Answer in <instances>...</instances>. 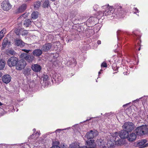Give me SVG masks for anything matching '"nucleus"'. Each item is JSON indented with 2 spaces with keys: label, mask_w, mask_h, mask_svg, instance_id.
<instances>
[{
  "label": "nucleus",
  "mask_w": 148,
  "mask_h": 148,
  "mask_svg": "<svg viewBox=\"0 0 148 148\" xmlns=\"http://www.w3.org/2000/svg\"><path fill=\"white\" fill-rule=\"evenodd\" d=\"M8 43V40L7 38H4L3 43L2 46L3 47H5Z\"/></svg>",
  "instance_id": "nucleus-32"
},
{
  "label": "nucleus",
  "mask_w": 148,
  "mask_h": 148,
  "mask_svg": "<svg viewBox=\"0 0 148 148\" xmlns=\"http://www.w3.org/2000/svg\"><path fill=\"white\" fill-rule=\"evenodd\" d=\"M136 135L134 133H131L129 135H128L127 137L128 140L131 141L135 140L136 138Z\"/></svg>",
  "instance_id": "nucleus-21"
},
{
  "label": "nucleus",
  "mask_w": 148,
  "mask_h": 148,
  "mask_svg": "<svg viewBox=\"0 0 148 148\" xmlns=\"http://www.w3.org/2000/svg\"><path fill=\"white\" fill-rule=\"evenodd\" d=\"M27 6L26 4H23L19 6L16 11L15 13H19L24 12L26 9Z\"/></svg>",
  "instance_id": "nucleus-11"
},
{
  "label": "nucleus",
  "mask_w": 148,
  "mask_h": 148,
  "mask_svg": "<svg viewBox=\"0 0 148 148\" xmlns=\"http://www.w3.org/2000/svg\"><path fill=\"white\" fill-rule=\"evenodd\" d=\"M66 130V129H64V130L60 129H58L55 131V132H57L58 131H60L62 130Z\"/></svg>",
  "instance_id": "nucleus-47"
},
{
  "label": "nucleus",
  "mask_w": 148,
  "mask_h": 148,
  "mask_svg": "<svg viewBox=\"0 0 148 148\" xmlns=\"http://www.w3.org/2000/svg\"><path fill=\"white\" fill-rule=\"evenodd\" d=\"M117 39H118V40H119V38H118V37H117Z\"/></svg>",
  "instance_id": "nucleus-61"
},
{
  "label": "nucleus",
  "mask_w": 148,
  "mask_h": 148,
  "mask_svg": "<svg viewBox=\"0 0 148 148\" xmlns=\"http://www.w3.org/2000/svg\"><path fill=\"white\" fill-rule=\"evenodd\" d=\"M123 69L124 70L123 73L124 75H127L130 73V71L128 70V68L126 66H125L123 68Z\"/></svg>",
  "instance_id": "nucleus-30"
},
{
  "label": "nucleus",
  "mask_w": 148,
  "mask_h": 148,
  "mask_svg": "<svg viewBox=\"0 0 148 148\" xmlns=\"http://www.w3.org/2000/svg\"><path fill=\"white\" fill-rule=\"evenodd\" d=\"M122 128L128 132H130L134 129V124L132 122H126L123 125Z\"/></svg>",
  "instance_id": "nucleus-3"
},
{
  "label": "nucleus",
  "mask_w": 148,
  "mask_h": 148,
  "mask_svg": "<svg viewBox=\"0 0 148 148\" xmlns=\"http://www.w3.org/2000/svg\"><path fill=\"white\" fill-rule=\"evenodd\" d=\"M148 147V143L146 144H145L143 147H141L140 148H144Z\"/></svg>",
  "instance_id": "nucleus-43"
},
{
  "label": "nucleus",
  "mask_w": 148,
  "mask_h": 148,
  "mask_svg": "<svg viewBox=\"0 0 148 148\" xmlns=\"http://www.w3.org/2000/svg\"><path fill=\"white\" fill-rule=\"evenodd\" d=\"M123 144V140L121 139H120L116 140L115 142L116 145L117 146H121Z\"/></svg>",
  "instance_id": "nucleus-31"
},
{
  "label": "nucleus",
  "mask_w": 148,
  "mask_h": 148,
  "mask_svg": "<svg viewBox=\"0 0 148 148\" xmlns=\"http://www.w3.org/2000/svg\"><path fill=\"white\" fill-rule=\"evenodd\" d=\"M95 18L93 17H91L89 18L87 21V23H91L94 20Z\"/></svg>",
  "instance_id": "nucleus-37"
},
{
  "label": "nucleus",
  "mask_w": 148,
  "mask_h": 148,
  "mask_svg": "<svg viewBox=\"0 0 148 148\" xmlns=\"http://www.w3.org/2000/svg\"><path fill=\"white\" fill-rule=\"evenodd\" d=\"M3 35L0 34V40L3 38Z\"/></svg>",
  "instance_id": "nucleus-46"
},
{
  "label": "nucleus",
  "mask_w": 148,
  "mask_h": 148,
  "mask_svg": "<svg viewBox=\"0 0 148 148\" xmlns=\"http://www.w3.org/2000/svg\"><path fill=\"white\" fill-rule=\"evenodd\" d=\"M52 78L57 84H59L63 81L61 75L58 73H55L52 76Z\"/></svg>",
  "instance_id": "nucleus-8"
},
{
  "label": "nucleus",
  "mask_w": 148,
  "mask_h": 148,
  "mask_svg": "<svg viewBox=\"0 0 148 148\" xmlns=\"http://www.w3.org/2000/svg\"><path fill=\"white\" fill-rule=\"evenodd\" d=\"M52 81L53 82V79H52Z\"/></svg>",
  "instance_id": "nucleus-59"
},
{
  "label": "nucleus",
  "mask_w": 148,
  "mask_h": 148,
  "mask_svg": "<svg viewBox=\"0 0 148 148\" xmlns=\"http://www.w3.org/2000/svg\"><path fill=\"white\" fill-rule=\"evenodd\" d=\"M129 133L128 132L124 129L121 130L119 132V135L121 138L125 139L128 136Z\"/></svg>",
  "instance_id": "nucleus-9"
},
{
  "label": "nucleus",
  "mask_w": 148,
  "mask_h": 148,
  "mask_svg": "<svg viewBox=\"0 0 148 148\" xmlns=\"http://www.w3.org/2000/svg\"><path fill=\"white\" fill-rule=\"evenodd\" d=\"M5 66V61L2 59L0 60V70L3 69Z\"/></svg>",
  "instance_id": "nucleus-26"
},
{
  "label": "nucleus",
  "mask_w": 148,
  "mask_h": 148,
  "mask_svg": "<svg viewBox=\"0 0 148 148\" xmlns=\"http://www.w3.org/2000/svg\"><path fill=\"white\" fill-rule=\"evenodd\" d=\"M97 43L98 45H100L101 44V41L100 40H98L97 42Z\"/></svg>",
  "instance_id": "nucleus-48"
},
{
  "label": "nucleus",
  "mask_w": 148,
  "mask_h": 148,
  "mask_svg": "<svg viewBox=\"0 0 148 148\" xmlns=\"http://www.w3.org/2000/svg\"><path fill=\"white\" fill-rule=\"evenodd\" d=\"M77 64L76 60L74 58H71L67 62L66 64V65L68 66L72 67L75 66Z\"/></svg>",
  "instance_id": "nucleus-12"
},
{
  "label": "nucleus",
  "mask_w": 148,
  "mask_h": 148,
  "mask_svg": "<svg viewBox=\"0 0 148 148\" xmlns=\"http://www.w3.org/2000/svg\"><path fill=\"white\" fill-rule=\"evenodd\" d=\"M15 45L22 47L25 45V43L20 39H15L14 40Z\"/></svg>",
  "instance_id": "nucleus-16"
},
{
  "label": "nucleus",
  "mask_w": 148,
  "mask_h": 148,
  "mask_svg": "<svg viewBox=\"0 0 148 148\" xmlns=\"http://www.w3.org/2000/svg\"><path fill=\"white\" fill-rule=\"evenodd\" d=\"M26 64V62L23 59L18 60L16 66V69L18 70H21L25 67Z\"/></svg>",
  "instance_id": "nucleus-4"
},
{
  "label": "nucleus",
  "mask_w": 148,
  "mask_h": 148,
  "mask_svg": "<svg viewBox=\"0 0 148 148\" xmlns=\"http://www.w3.org/2000/svg\"><path fill=\"white\" fill-rule=\"evenodd\" d=\"M42 53V50L40 49H37L34 50L32 52V54L34 56L39 57Z\"/></svg>",
  "instance_id": "nucleus-19"
},
{
  "label": "nucleus",
  "mask_w": 148,
  "mask_h": 148,
  "mask_svg": "<svg viewBox=\"0 0 148 148\" xmlns=\"http://www.w3.org/2000/svg\"><path fill=\"white\" fill-rule=\"evenodd\" d=\"M49 5V0H46L43 3V6L44 8H48Z\"/></svg>",
  "instance_id": "nucleus-33"
},
{
  "label": "nucleus",
  "mask_w": 148,
  "mask_h": 148,
  "mask_svg": "<svg viewBox=\"0 0 148 148\" xmlns=\"http://www.w3.org/2000/svg\"><path fill=\"white\" fill-rule=\"evenodd\" d=\"M18 59L16 57H12L10 58L8 60V64L10 67L16 66L17 63Z\"/></svg>",
  "instance_id": "nucleus-5"
},
{
  "label": "nucleus",
  "mask_w": 148,
  "mask_h": 148,
  "mask_svg": "<svg viewBox=\"0 0 148 148\" xmlns=\"http://www.w3.org/2000/svg\"><path fill=\"white\" fill-rule=\"evenodd\" d=\"M133 12L134 14H137V13H138L139 11L137 8H134L133 9Z\"/></svg>",
  "instance_id": "nucleus-39"
},
{
  "label": "nucleus",
  "mask_w": 148,
  "mask_h": 148,
  "mask_svg": "<svg viewBox=\"0 0 148 148\" xmlns=\"http://www.w3.org/2000/svg\"><path fill=\"white\" fill-rule=\"evenodd\" d=\"M63 146H64V145H63Z\"/></svg>",
  "instance_id": "nucleus-63"
},
{
  "label": "nucleus",
  "mask_w": 148,
  "mask_h": 148,
  "mask_svg": "<svg viewBox=\"0 0 148 148\" xmlns=\"http://www.w3.org/2000/svg\"><path fill=\"white\" fill-rule=\"evenodd\" d=\"M118 46V45H117V47Z\"/></svg>",
  "instance_id": "nucleus-60"
},
{
  "label": "nucleus",
  "mask_w": 148,
  "mask_h": 148,
  "mask_svg": "<svg viewBox=\"0 0 148 148\" xmlns=\"http://www.w3.org/2000/svg\"><path fill=\"white\" fill-rule=\"evenodd\" d=\"M11 78L10 75L6 74L3 75L2 77L3 82L6 84L9 83L11 81Z\"/></svg>",
  "instance_id": "nucleus-13"
},
{
  "label": "nucleus",
  "mask_w": 148,
  "mask_h": 148,
  "mask_svg": "<svg viewBox=\"0 0 148 148\" xmlns=\"http://www.w3.org/2000/svg\"><path fill=\"white\" fill-rule=\"evenodd\" d=\"M103 7L104 8H106L105 11H103V16H107L112 15V16L115 18H119L120 17V14H116L115 15V11L113 12V11L112 10V8L111 7H110L108 5L104 6Z\"/></svg>",
  "instance_id": "nucleus-1"
},
{
  "label": "nucleus",
  "mask_w": 148,
  "mask_h": 148,
  "mask_svg": "<svg viewBox=\"0 0 148 148\" xmlns=\"http://www.w3.org/2000/svg\"><path fill=\"white\" fill-rule=\"evenodd\" d=\"M133 35L134 37H136L138 39H139L141 36L140 32L138 30L134 31L133 32Z\"/></svg>",
  "instance_id": "nucleus-22"
},
{
  "label": "nucleus",
  "mask_w": 148,
  "mask_h": 148,
  "mask_svg": "<svg viewBox=\"0 0 148 148\" xmlns=\"http://www.w3.org/2000/svg\"><path fill=\"white\" fill-rule=\"evenodd\" d=\"M86 143L88 147H94L95 146L94 140L91 139L86 141Z\"/></svg>",
  "instance_id": "nucleus-20"
},
{
  "label": "nucleus",
  "mask_w": 148,
  "mask_h": 148,
  "mask_svg": "<svg viewBox=\"0 0 148 148\" xmlns=\"http://www.w3.org/2000/svg\"><path fill=\"white\" fill-rule=\"evenodd\" d=\"M92 118V117L91 118H90L89 119H87L86 121H84V122H85L86 121H88L90 120Z\"/></svg>",
  "instance_id": "nucleus-49"
},
{
  "label": "nucleus",
  "mask_w": 148,
  "mask_h": 148,
  "mask_svg": "<svg viewBox=\"0 0 148 148\" xmlns=\"http://www.w3.org/2000/svg\"><path fill=\"white\" fill-rule=\"evenodd\" d=\"M36 129H33V131H34V132H35V131H36Z\"/></svg>",
  "instance_id": "nucleus-55"
},
{
  "label": "nucleus",
  "mask_w": 148,
  "mask_h": 148,
  "mask_svg": "<svg viewBox=\"0 0 148 148\" xmlns=\"http://www.w3.org/2000/svg\"><path fill=\"white\" fill-rule=\"evenodd\" d=\"M3 105V104L0 102V106H1Z\"/></svg>",
  "instance_id": "nucleus-53"
},
{
  "label": "nucleus",
  "mask_w": 148,
  "mask_h": 148,
  "mask_svg": "<svg viewBox=\"0 0 148 148\" xmlns=\"http://www.w3.org/2000/svg\"><path fill=\"white\" fill-rule=\"evenodd\" d=\"M146 139H143L140 141H138L134 144V146L136 147H143L144 145L147 142Z\"/></svg>",
  "instance_id": "nucleus-15"
},
{
  "label": "nucleus",
  "mask_w": 148,
  "mask_h": 148,
  "mask_svg": "<svg viewBox=\"0 0 148 148\" xmlns=\"http://www.w3.org/2000/svg\"><path fill=\"white\" fill-rule=\"evenodd\" d=\"M96 82H97V80H96Z\"/></svg>",
  "instance_id": "nucleus-62"
},
{
  "label": "nucleus",
  "mask_w": 148,
  "mask_h": 148,
  "mask_svg": "<svg viewBox=\"0 0 148 148\" xmlns=\"http://www.w3.org/2000/svg\"><path fill=\"white\" fill-rule=\"evenodd\" d=\"M128 103H127V104H125V105H124L123 106H125L127 105H128Z\"/></svg>",
  "instance_id": "nucleus-54"
},
{
  "label": "nucleus",
  "mask_w": 148,
  "mask_h": 148,
  "mask_svg": "<svg viewBox=\"0 0 148 148\" xmlns=\"http://www.w3.org/2000/svg\"><path fill=\"white\" fill-rule=\"evenodd\" d=\"M38 12L37 11L33 12L31 14V17L33 19L37 18L38 17Z\"/></svg>",
  "instance_id": "nucleus-25"
},
{
  "label": "nucleus",
  "mask_w": 148,
  "mask_h": 148,
  "mask_svg": "<svg viewBox=\"0 0 148 148\" xmlns=\"http://www.w3.org/2000/svg\"><path fill=\"white\" fill-rule=\"evenodd\" d=\"M32 69L34 71L38 72L41 70V67L38 64H34L32 65Z\"/></svg>",
  "instance_id": "nucleus-17"
},
{
  "label": "nucleus",
  "mask_w": 148,
  "mask_h": 148,
  "mask_svg": "<svg viewBox=\"0 0 148 148\" xmlns=\"http://www.w3.org/2000/svg\"><path fill=\"white\" fill-rule=\"evenodd\" d=\"M96 136V134H95V132L92 130H91L87 133L85 136L88 139V140H89L90 139H92Z\"/></svg>",
  "instance_id": "nucleus-14"
},
{
  "label": "nucleus",
  "mask_w": 148,
  "mask_h": 148,
  "mask_svg": "<svg viewBox=\"0 0 148 148\" xmlns=\"http://www.w3.org/2000/svg\"><path fill=\"white\" fill-rule=\"evenodd\" d=\"M59 145V143L58 142H53V146L51 148H60Z\"/></svg>",
  "instance_id": "nucleus-27"
},
{
  "label": "nucleus",
  "mask_w": 148,
  "mask_h": 148,
  "mask_svg": "<svg viewBox=\"0 0 148 148\" xmlns=\"http://www.w3.org/2000/svg\"><path fill=\"white\" fill-rule=\"evenodd\" d=\"M31 71V70L30 68H26L24 70L23 73L25 76H27L30 75Z\"/></svg>",
  "instance_id": "nucleus-24"
},
{
  "label": "nucleus",
  "mask_w": 148,
  "mask_h": 148,
  "mask_svg": "<svg viewBox=\"0 0 148 148\" xmlns=\"http://www.w3.org/2000/svg\"><path fill=\"white\" fill-rule=\"evenodd\" d=\"M43 81L46 82L49 80V77L46 74H43Z\"/></svg>",
  "instance_id": "nucleus-34"
},
{
  "label": "nucleus",
  "mask_w": 148,
  "mask_h": 148,
  "mask_svg": "<svg viewBox=\"0 0 148 148\" xmlns=\"http://www.w3.org/2000/svg\"><path fill=\"white\" fill-rule=\"evenodd\" d=\"M41 5V2L40 1H38L34 2V8L37 10L40 7Z\"/></svg>",
  "instance_id": "nucleus-28"
},
{
  "label": "nucleus",
  "mask_w": 148,
  "mask_h": 148,
  "mask_svg": "<svg viewBox=\"0 0 148 148\" xmlns=\"http://www.w3.org/2000/svg\"><path fill=\"white\" fill-rule=\"evenodd\" d=\"M141 98H142V97H141L139 99H141Z\"/></svg>",
  "instance_id": "nucleus-64"
},
{
  "label": "nucleus",
  "mask_w": 148,
  "mask_h": 148,
  "mask_svg": "<svg viewBox=\"0 0 148 148\" xmlns=\"http://www.w3.org/2000/svg\"><path fill=\"white\" fill-rule=\"evenodd\" d=\"M2 8L5 11H8L11 8L12 5L8 0L3 1L1 3Z\"/></svg>",
  "instance_id": "nucleus-7"
},
{
  "label": "nucleus",
  "mask_w": 148,
  "mask_h": 148,
  "mask_svg": "<svg viewBox=\"0 0 148 148\" xmlns=\"http://www.w3.org/2000/svg\"><path fill=\"white\" fill-rule=\"evenodd\" d=\"M31 21L30 20L27 19L24 22V25L26 27H28L31 24Z\"/></svg>",
  "instance_id": "nucleus-29"
},
{
  "label": "nucleus",
  "mask_w": 148,
  "mask_h": 148,
  "mask_svg": "<svg viewBox=\"0 0 148 148\" xmlns=\"http://www.w3.org/2000/svg\"><path fill=\"white\" fill-rule=\"evenodd\" d=\"M101 71H99V73H98V74H99V75L101 73Z\"/></svg>",
  "instance_id": "nucleus-52"
},
{
  "label": "nucleus",
  "mask_w": 148,
  "mask_h": 148,
  "mask_svg": "<svg viewBox=\"0 0 148 148\" xmlns=\"http://www.w3.org/2000/svg\"><path fill=\"white\" fill-rule=\"evenodd\" d=\"M118 31L117 32V36H118Z\"/></svg>",
  "instance_id": "nucleus-58"
},
{
  "label": "nucleus",
  "mask_w": 148,
  "mask_h": 148,
  "mask_svg": "<svg viewBox=\"0 0 148 148\" xmlns=\"http://www.w3.org/2000/svg\"><path fill=\"white\" fill-rule=\"evenodd\" d=\"M22 50L24 52L26 53H28L29 52L31 51L29 49H22Z\"/></svg>",
  "instance_id": "nucleus-41"
},
{
  "label": "nucleus",
  "mask_w": 148,
  "mask_h": 148,
  "mask_svg": "<svg viewBox=\"0 0 148 148\" xmlns=\"http://www.w3.org/2000/svg\"><path fill=\"white\" fill-rule=\"evenodd\" d=\"M102 71V69H101V70H100V71L101 72V71Z\"/></svg>",
  "instance_id": "nucleus-57"
},
{
  "label": "nucleus",
  "mask_w": 148,
  "mask_h": 148,
  "mask_svg": "<svg viewBox=\"0 0 148 148\" xmlns=\"http://www.w3.org/2000/svg\"><path fill=\"white\" fill-rule=\"evenodd\" d=\"M100 145L99 144V148H108L107 146H105L102 142H100Z\"/></svg>",
  "instance_id": "nucleus-36"
},
{
  "label": "nucleus",
  "mask_w": 148,
  "mask_h": 148,
  "mask_svg": "<svg viewBox=\"0 0 148 148\" xmlns=\"http://www.w3.org/2000/svg\"><path fill=\"white\" fill-rule=\"evenodd\" d=\"M21 57L29 62H32L34 59V57L33 55L25 53L21 54Z\"/></svg>",
  "instance_id": "nucleus-6"
},
{
  "label": "nucleus",
  "mask_w": 148,
  "mask_h": 148,
  "mask_svg": "<svg viewBox=\"0 0 148 148\" xmlns=\"http://www.w3.org/2000/svg\"><path fill=\"white\" fill-rule=\"evenodd\" d=\"M7 54L8 55H14L15 54V51L13 50H10L7 51Z\"/></svg>",
  "instance_id": "nucleus-35"
},
{
  "label": "nucleus",
  "mask_w": 148,
  "mask_h": 148,
  "mask_svg": "<svg viewBox=\"0 0 148 148\" xmlns=\"http://www.w3.org/2000/svg\"><path fill=\"white\" fill-rule=\"evenodd\" d=\"M139 99H136V100H134V101H133V102H134H134H135L136 101H139Z\"/></svg>",
  "instance_id": "nucleus-50"
},
{
  "label": "nucleus",
  "mask_w": 148,
  "mask_h": 148,
  "mask_svg": "<svg viewBox=\"0 0 148 148\" xmlns=\"http://www.w3.org/2000/svg\"><path fill=\"white\" fill-rule=\"evenodd\" d=\"M52 46V45L51 43H46L42 46L41 49L44 51H47L51 49Z\"/></svg>",
  "instance_id": "nucleus-10"
},
{
  "label": "nucleus",
  "mask_w": 148,
  "mask_h": 148,
  "mask_svg": "<svg viewBox=\"0 0 148 148\" xmlns=\"http://www.w3.org/2000/svg\"><path fill=\"white\" fill-rule=\"evenodd\" d=\"M5 32L6 30L5 29H3L0 32V34L3 35V36H4V34L5 33Z\"/></svg>",
  "instance_id": "nucleus-42"
},
{
  "label": "nucleus",
  "mask_w": 148,
  "mask_h": 148,
  "mask_svg": "<svg viewBox=\"0 0 148 148\" xmlns=\"http://www.w3.org/2000/svg\"><path fill=\"white\" fill-rule=\"evenodd\" d=\"M136 134L138 136L143 135L148 133V127L146 126H142L137 128L135 130Z\"/></svg>",
  "instance_id": "nucleus-2"
},
{
  "label": "nucleus",
  "mask_w": 148,
  "mask_h": 148,
  "mask_svg": "<svg viewBox=\"0 0 148 148\" xmlns=\"http://www.w3.org/2000/svg\"><path fill=\"white\" fill-rule=\"evenodd\" d=\"M101 67H106L107 66V64L106 62H103L101 64Z\"/></svg>",
  "instance_id": "nucleus-40"
},
{
  "label": "nucleus",
  "mask_w": 148,
  "mask_h": 148,
  "mask_svg": "<svg viewBox=\"0 0 148 148\" xmlns=\"http://www.w3.org/2000/svg\"><path fill=\"white\" fill-rule=\"evenodd\" d=\"M122 7L121 5L119 4V5H117L116 6V8H115V9L114 10V12L115 11V14H120V17L119 18H120L122 16L121 14V13L122 12L121 11Z\"/></svg>",
  "instance_id": "nucleus-18"
},
{
  "label": "nucleus",
  "mask_w": 148,
  "mask_h": 148,
  "mask_svg": "<svg viewBox=\"0 0 148 148\" xmlns=\"http://www.w3.org/2000/svg\"><path fill=\"white\" fill-rule=\"evenodd\" d=\"M31 0H25V1L26 2H27V1H30Z\"/></svg>",
  "instance_id": "nucleus-51"
},
{
  "label": "nucleus",
  "mask_w": 148,
  "mask_h": 148,
  "mask_svg": "<svg viewBox=\"0 0 148 148\" xmlns=\"http://www.w3.org/2000/svg\"><path fill=\"white\" fill-rule=\"evenodd\" d=\"M15 33L17 35H19L20 34L19 31H18V30L16 31Z\"/></svg>",
  "instance_id": "nucleus-44"
},
{
  "label": "nucleus",
  "mask_w": 148,
  "mask_h": 148,
  "mask_svg": "<svg viewBox=\"0 0 148 148\" xmlns=\"http://www.w3.org/2000/svg\"><path fill=\"white\" fill-rule=\"evenodd\" d=\"M140 47H139V48H138V50L139 51L140 50Z\"/></svg>",
  "instance_id": "nucleus-56"
},
{
  "label": "nucleus",
  "mask_w": 148,
  "mask_h": 148,
  "mask_svg": "<svg viewBox=\"0 0 148 148\" xmlns=\"http://www.w3.org/2000/svg\"><path fill=\"white\" fill-rule=\"evenodd\" d=\"M72 40V39H69L67 40H66L67 42H70Z\"/></svg>",
  "instance_id": "nucleus-45"
},
{
  "label": "nucleus",
  "mask_w": 148,
  "mask_h": 148,
  "mask_svg": "<svg viewBox=\"0 0 148 148\" xmlns=\"http://www.w3.org/2000/svg\"><path fill=\"white\" fill-rule=\"evenodd\" d=\"M85 147H80L79 145L76 143H72L71 144L69 147V148H85Z\"/></svg>",
  "instance_id": "nucleus-23"
},
{
  "label": "nucleus",
  "mask_w": 148,
  "mask_h": 148,
  "mask_svg": "<svg viewBox=\"0 0 148 148\" xmlns=\"http://www.w3.org/2000/svg\"><path fill=\"white\" fill-rule=\"evenodd\" d=\"M35 136H36V138H38V137L39 135H40V134L39 133H38V132H37V133H36L34 134H32L31 136L30 137H33V136H35Z\"/></svg>",
  "instance_id": "nucleus-38"
}]
</instances>
